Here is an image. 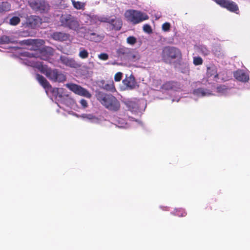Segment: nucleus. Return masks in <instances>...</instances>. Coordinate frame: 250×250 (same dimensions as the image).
I'll return each mask as SVG.
<instances>
[{
	"instance_id": "nucleus-1",
	"label": "nucleus",
	"mask_w": 250,
	"mask_h": 250,
	"mask_svg": "<svg viewBox=\"0 0 250 250\" xmlns=\"http://www.w3.org/2000/svg\"><path fill=\"white\" fill-rule=\"evenodd\" d=\"M21 44L31 45V49L34 52H24L22 53L21 59L23 62L27 65L38 68L42 73H43L51 81L53 82H63L66 80L65 75L61 71L56 69L48 68L42 62L37 61L40 58L43 60H46L53 53V49L50 47H44L41 50L40 48L44 43L42 40L27 39L21 41Z\"/></svg>"
},
{
	"instance_id": "nucleus-2",
	"label": "nucleus",
	"mask_w": 250,
	"mask_h": 250,
	"mask_svg": "<svg viewBox=\"0 0 250 250\" xmlns=\"http://www.w3.org/2000/svg\"><path fill=\"white\" fill-rule=\"evenodd\" d=\"M36 78L41 85L45 89L47 94H48V93L50 92L55 97L56 100L58 101L57 104L60 108H63L60 105V104L69 106L70 104L73 102L71 99L63 93L62 88H53L48 81L43 76L39 74H36Z\"/></svg>"
},
{
	"instance_id": "nucleus-3",
	"label": "nucleus",
	"mask_w": 250,
	"mask_h": 250,
	"mask_svg": "<svg viewBox=\"0 0 250 250\" xmlns=\"http://www.w3.org/2000/svg\"><path fill=\"white\" fill-rule=\"evenodd\" d=\"M97 98L102 104L110 110L116 111L120 107L119 102L111 95L99 92L97 94Z\"/></svg>"
},
{
	"instance_id": "nucleus-4",
	"label": "nucleus",
	"mask_w": 250,
	"mask_h": 250,
	"mask_svg": "<svg viewBox=\"0 0 250 250\" xmlns=\"http://www.w3.org/2000/svg\"><path fill=\"white\" fill-rule=\"evenodd\" d=\"M62 25L79 33L83 27L81 26L76 18L70 14L62 15L60 19Z\"/></svg>"
},
{
	"instance_id": "nucleus-5",
	"label": "nucleus",
	"mask_w": 250,
	"mask_h": 250,
	"mask_svg": "<svg viewBox=\"0 0 250 250\" xmlns=\"http://www.w3.org/2000/svg\"><path fill=\"white\" fill-rule=\"evenodd\" d=\"M125 17L127 21L134 24L146 20L149 18L145 13L132 9L126 11Z\"/></svg>"
},
{
	"instance_id": "nucleus-6",
	"label": "nucleus",
	"mask_w": 250,
	"mask_h": 250,
	"mask_svg": "<svg viewBox=\"0 0 250 250\" xmlns=\"http://www.w3.org/2000/svg\"><path fill=\"white\" fill-rule=\"evenodd\" d=\"M124 103L129 111L136 114L141 113L146 106V102L142 100L126 99Z\"/></svg>"
},
{
	"instance_id": "nucleus-7",
	"label": "nucleus",
	"mask_w": 250,
	"mask_h": 250,
	"mask_svg": "<svg viewBox=\"0 0 250 250\" xmlns=\"http://www.w3.org/2000/svg\"><path fill=\"white\" fill-rule=\"evenodd\" d=\"M162 57L166 62H170L172 59H180L181 53L178 49L174 47H166L163 49Z\"/></svg>"
},
{
	"instance_id": "nucleus-8",
	"label": "nucleus",
	"mask_w": 250,
	"mask_h": 250,
	"mask_svg": "<svg viewBox=\"0 0 250 250\" xmlns=\"http://www.w3.org/2000/svg\"><path fill=\"white\" fill-rule=\"evenodd\" d=\"M176 85V83L173 82H168L165 83L163 85V88L166 90H170L169 93L172 97V102H178L180 99L179 91L174 89V87Z\"/></svg>"
},
{
	"instance_id": "nucleus-9",
	"label": "nucleus",
	"mask_w": 250,
	"mask_h": 250,
	"mask_svg": "<svg viewBox=\"0 0 250 250\" xmlns=\"http://www.w3.org/2000/svg\"><path fill=\"white\" fill-rule=\"evenodd\" d=\"M66 86L70 90L79 95L88 98L91 96V94L86 89L80 85L74 83H67L66 84Z\"/></svg>"
},
{
	"instance_id": "nucleus-10",
	"label": "nucleus",
	"mask_w": 250,
	"mask_h": 250,
	"mask_svg": "<svg viewBox=\"0 0 250 250\" xmlns=\"http://www.w3.org/2000/svg\"><path fill=\"white\" fill-rule=\"evenodd\" d=\"M29 4L32 9L40 12H46L49 9V5L44 0H33Z\"/></svg>"
},
{
	"instance_id": "nucleus-11",
	"label": "nucleus",
	"mask_w": 250,
	"mask_h": 250,
	"mask_svg": "<svg viewBox=\"0 0 250 250\" xmlns=\"http://www.w3.org/2000/svg\"><path fill=\"white\" fill-rule=\"evenodd\" d=\"M75 115L77 117L81 118L86 122L94 124H100L103 120L101 116H97L91 113H84L81 115L75 114Z\"/></svg>"
},
{
	"instance_id": "nucleus-12",
	"label": "nucleus",
	"mask_w": 250,
	"mask_h": 250,
	"mask_svg": "<svg viewBox=\"0 0 250 250\" xmlns=\"http://www.w3.org/2000/svg\"><path fill=\"white\" fill-rule=\"evenodd\" d=\"M216 2L221 6L226 8L228 10L236 14L238 13L239 8L235 2L228 0H216Z\"/></svg>"
},
{
	"instance_id": "nucleus-13",
	"label": "nucleus",
	"mask_w": 250,
	"mask_h": 250,
	"mask_svg": "<svg viewBox=\"0 0 250 250\" xmlns=\"http://www.w3.org/2000/svg\"><path fill=\"white\" fill-rule=\"evenodd\" d=\"M106 20L104 22L109 23L112 26V29L119 30L121 29L123 22L120 18L113 16H105Z\"/></svg>"
},
{
	"instance_id": "nucleus-14",
	"label": "nucleus",
	"mask_w": 250,
	"mask_h": 250,
	"mask_svg": "<svg viewBox=\"0 0 250 250\" xmlns=\"http://www.w3.org/2000/svg\"><path fill=\"white\" fill-rule=\"evenodd\" d=\"M123 115H114L111 118L112 123L116 126L120 128H126L128 127V123L125 122V119L122 118Z\"/></svg>"
},
{
	"instance_id": "nucleus-15",
	"label": "nucleus",
	"mask_w": 250,
	"mask_h": 250,
	"mask_svg": "<svg viewBox=\"0 0 250 250\" xmlns=\"http://www.w3.org/2000/svg\"><path fill=\"white\" fill-rule=\"evenodd\" d=\"M235 78L240 82L246 83L249 80V75L243 70H238L234 72Z\"/></svg>"
},
{
	"instance_id": "nucleus-16",
	"label": "nucleus",
	"mask_w": 250,
	"mask_h": 250,
	"mask_svg": "<svg viewBox=\"0 0 250 250\" xmlns=\"http://www.w3.org/2000/svg\"><path fill=\"white\" fill-rule=\"evenodd\" d=\"M123 83L126 88L129 89H133L136 87L137 83L134 77L132 75L129 76H126V78L123 81Z\"/></svg>"
},
{
	"instance_id": "nucleus-17",
	"label": "nucleus",
	"mask_w": 250,
	"mask_h": 250,
	"mask_svg": "<svg viewBox=\"0 0 250 250\" xmlns=\"http://www.w3.org/2000/svg\"><path fill=\"white\" fill-rule=\"evenodd\" d=\"M60 61L63 64L70 67L76 68L79 66L74 59L66 56H61L60 57Z\"/></svg>"
},
{
	"instance_id": "nucleus-18",
	"label": "nucleus",
	"mask_w": 250,
	"mask_h": 250,
	"mask_svg": "<svg viewBox=\"0 0 250 250\" xmlns=\"http://www.w3.org/2000/svg\"><path fill=\"white\" fill-rule=\"evenodd\" d=\"M130 48L121 47L117 49L116 53L118 58L122 60L126 61L128 54L130 51Z\"/></svg>"
},
{
	"instance_id": "nucleus-19",
	"label": "nucleus",
	"mask_w": 250,
	"mask_h": 250,
	"mask_svg": "<svg viewBox=\"0 0 250 250\" xmlns=\"http://www.w3.org/2000/svg\"><path fill=\"white\" fill-rule=\"evenodd\" d=\"M140 58V55L139 53L135 49L130 48L126 61L135 62L139 60Z\"/></svg>"
},
{
	"instance_id": "nucleus-20",
	"label": "nucleus",
	"mask_w": 250,
	"mask_h": 250,
	"mask_svg": "<svg viewBox=\"0 0 250 250\" xmlns=\"http://www.w3.org/2000/svg\"><path fill=\"white\" fill-rule=\"evenodd\" d=\"M193 94L194 96L198 98L209 96L212 95L211 91L208 89L202 88L195 89L193 91Z\"/></svg>"
},
{
	"instance_id": "nucleus-21",
	"label": "nucleus",
	"mask_w": 250,
	"mask_h": 250,
	"mask_svg": "<svg viewBox=\"0 0 250 250\" xmlns=\"http://www.w3.org/2000/svg\"><path fill=\"white\" fill-rule=\"evenodd\" d=\"M106 20L105 16L90 15V21L88 25L98 24L101 22H104Z\"/></svg>"
},
{
	"instance_id": "nucleus-22",
	"label": "nucleus",
	"mask_w": 250,
	"mask_h": 250,
	"mask_svg": "<svg viewBox=\"0 0 250 250\" xmlns=\"http://www.w3.org/2000/svg\"><path fill=\"white\" fill-rule=\"evenodd\" d=\"M52 38L56 41H64L68 39L69 35L63 32H55L51 35Z\"/></svg>"
},
{
	"instance_id": "nucleus-23",
	"label": "nucleus",
	"mask_w": 250,
	"mask_h": 250,
	"mask_svg": "<svg viewBox=\"0 0 250 250\" xmlns=\"http://www.w3.org/2000/svg\"><path fill=\"white\" fill-rule=\"evenodd\" d=\"M29 24L33 27L39 26L42 23L41 19L38 16H32L29 19Z\"/></svg>"
},
{
	"instance_id": "nucleus-24",
	"label": "nucleus",
	"mask_w": 250,
	"mask_h": 250,
	"mask_svg": "<svg viewBox=\"0 0 250 250\" xmlns=\"http://www.w3.org/2000/svg\"><path fill=\"white\" fill-rule=\"evenodd\" d=\"M216 90L219 95H228L230 93V89L228 88L224 85H221L217 86Z\"/></svg>"
},
{
	"instance_id": "nucleus-25",
	"label": "nucleus",
	"mask_w": 250,
	"mask_h": 250,
	"mask_svg": "<svg viewBox=\"0 0 250 250\" xmlns=\"http://www.w3.org/2000/svg\"><path fill=\"white\" fill-rule=\"evenodd\" d=\"M207 73L209 77H212L214 80L218 77L217 68L215 66L208 67Z\"/></svg>"
},
{
	"instance_id": "nucleus-26",
	"label": "nucleus",
	"mask_w": 250,
	"mask_h": 250,
	"mask_svg": "<svg viewBox=\"0 0 250 250\" xmlns=\"http://www.w3.org/2000/svg\"><path fill=\"white\" fill-rule=\"evenodd\" d=\"M103 88L107 91L114 92L116 91L114 82L111 81L107 82L103 86Z\"/></svg>"
},
{
	"instance_id": "nucleus-27",
	"label": "nucleus",
	"mask_w": 250,
	"mask_h": 250,
	"mask_svg": "<svg viewBox=\"0 0 250 250\" xmlns=\"http://www.w3.org/2000/svg\"><path fill=\"white\" fill-rule=\"evenodd\" d=\"M88 39L91 41L99 42L103 39V36L92 33L89 34Z\"/></svg>"
},
{
	"instance_id": "nucleus-28",
	"label": "nucleus",
	"mask_w": 250,
	"mask_h": 250,
	"mask_svg": "<svg viewBox=\"0 0 250 250\" xmlns=\"http://www.w3.org/2000/svg\"><path fill=\"white\" fill-rule=\"evenodd\" d=\"M78 56L82 59H86L89 56V53L85 48L83 47H80L79 48Z\"/></svg>"
},
{
	"instance_id": "nucleus-29",
	"label": "nucleus",
	"mask_w": 250,
	"mask_h": 250,
	"mask_svg": "<svg viewBox=\"0 0 250 250\" xmlns=\"http://www.w3.org/2000/svg\"><path fill=\"white\" fill-rule=\"evenodd\" d=\"M72 2L73 6L77 9H82L84 6V3L80 1H76L74 0H72Z\"/></svg>"
},
{
	"instance_id": "nucleus-30",
	"label": "nucleus",
	"mask_w": 250,
	"mask_h": 250,
	"mask_svg": "<svg viewBox=\"0 0 250 250\" xmlns=\"http://www.w3.org/2000/svg\"><path fill=\"white\" fill-rule=\"evenodd\" d=\"M137 42V39L134 36H129L126 39V42L130 45L133 46Z\"/></svg>"
},
{
	"instance_id": "nucleus-31",
	"label": "nucleus",
	"mask_w": 250,
	"mask_h": 250,
	"mask_svg": "<svg viewBox=\"0 0 250 250\" xmlns=\"http://www.w3.org/2000/svg\"><path fill=\"white\" fill-rule=\"evenodd\" d=\"M12 42L11 39L6 36H3L0 38V43H6Z\"/></svg>"
},
{
	"instance_id": "nucleus-32",
	"label": "nucleus",
	"mask_w": 250,
	"mask_h": 250,
	"mask_svg": "<svg viewBox=\"0 0 250 250\" xmlns=\"http://www.w3.org/2000/svg\"><path fill=\"white\" fill-rule=\"evenodd\" d=\"M173 214L178 216H185L186 215V212L183 209H176Z\"/></svg>"
},
{
	"instance_id": "nucleus-33",
	"label": "nucleus",
	"mask_w": 250,
	"mask_h": 250,
	"mask_svg": "<svg viewBox=\"0 0 250 250\" xmlns=\"http://www.w3.org/2000/svg\"><path fill=\"white\" fill-rule=\"evenodd\" d=\"M20 21V19L18 17H13L10 20V23L12 25H16Z\"/></svg>"
},
{
	"instance_id": "nucleus-34",
	"label": "nucleus",
	"mask_w": 250,
	"mask_h": 250,
	"mask_svg": "<svg viewBox=\"0 0 250 250\" xmlns=\"http://www.w3.org/2000/svg\"><path fill=\"white\" fill-rule=\"evenodd\" d=\"M171 25L169 22H166L162 26V30L164 32H167L170 30Z\"/></svg>"
},
{
	"instance_id": "nucleus-35",
	"label": "nucleus",
	"mask_w": 250,
	"mask_h": 250,
	"mask_svg": "<svg viewBox=\"0 0 250 250\" xmlns=\"http://www.w3.org/2000/svg\"><path fill=\"white\" fill-rule=\"evenodd\" d=\"M203 62L202 58L200 57H196L193 58V63L195 65H200Z\"/></svg>"
},
{
	"instance_id": "nucleus-36",
	"label": "nucleus",
	"mask_w": 250,
	"mask_h": 250,
	"mask_svg": "<svg viewBox=\"0 0 250 250\" xmlns=\"http://www.w3.org/2000/svg\"><path fill=\"white\" fill-rule=\"evenodd\" d=\"M144 31L147 33H150L152 32V29L150 26L148 24H145L143 26Z\"/></svg>"
},
{
	"instance_id": "nucleus-37",
	"label": "nucleus",
	"mask_w": 250,
	"mask_h": 250,
	"mask_svg": "<svg viewBox=\"0 0 250 250\" xmlns=\"http://www.w3.org/2000/svg\"><path fill=\"white\" fill-rule=\"evenodd\" d=\"M123 73L121 72L117 73L114 76V80L116 82H119L121 80Z\"/></svg>"
},
{
	"instance_id": "nucleus-38",
	"label": "nucleus",
	"mask_w": 250,
	"mask_h": 250,
	"mask_svg": "<svg viewBox=\"0 0 250 250\" xmlns=\"http://www.w3.org/2000/svg\"><path fill=\"white\" fill-rule=\"evenodd\" d=\"M98 58L100 60L106 61L108 59V55L106 53H101L98 55Z\"/></svg>"
},
{
	"instance_id": "nucleus-39",
	"label": "nucleus",
	"mask_w": 250,
	"mask_h": 250,
	"mask_svg": "<svg viewBox=\"0 0 250 250\" xmlns=\"http://www.w3.org/2000/svg\"><path fill=\"white\" fill-rule=\"evenodd\" d=\"M90 19V15H84L82 18L83 20L85 22V23H86L88 25V21H89Z\"/></svg>"
},
{
	"instance_id": "nucleus-40",
	"label": "nucleus",
	"mask_w": 250,
	"mask_h": 250,
	"mask_svg": "<svg viewBox=\"0 0 250 250\" xmlns=\"http://www.w3.org/2000/svg\"><path fill=\"white\" fill-rule=\"evenodd\" d=\"M81 105L83 107L85 108L87 106V101L84 99H82L80 102Z\"/></svg>"
},
{
	"instance_id": "nucleus-41",
	"label": "nucleus",
	"mask_w": 250,
	"mask_h": 250,
	"mask_svg": "<svg viewBox=\"0 0 250 250\" xmlns=\"http://www.w3.org/2000/svg\"><path fill=\"white\" fill-rule=\"evenodd\" d=\"M133 118H129V121H132L133 124L132 125H135V124H138V125H141V122L138 120H133Z\"/></svg>"
},
{
	"instance_id": "nucleus-42",
	"label": "nucleus",
	"mask_w": 250,
	"mask_h": 250,
	"mask_svg": "<svg viewBox=\"0 0 250 250\" xmlns=\"http://www.w3.org/2000/svg\"><path fill=\"white\" fill-rule=\"evenodd\" d=\"M155 18H156V19H157V20H158V19H160V18L162 17V15H161V13L157 12V13L155 15Z\"/></svg>"
},
{
	"instance_id": "nucleus-43",
	"label": "nucleus",
	"mask_w": 250,
	"mask_h": 250,
	"mask_svg": "<svg viewBox=\"0 0 250 250\" xmlns=\"http://www.w3.org/2000/svg\"><path fill=\"white\" fill-rule=\"evenodd\" d=\"M203 53L205 55H208L209 53V51L208 50H207L206 47H205L204 48V50H203Z\"/></svg>"
},
{
	"instance_id": "nucleus-44",
	"label": "nucleus",
	"mask_w": 250,
	"mask_h": 250,
	"mask_svg": "<svg viewBox=\"0 0 250 250\" xmlns=\"http://www.w3.org/2000/svg\"><path fill=\"white\" fill-rule=\"evenodd\" d=\"M124 117H124V118H125V122H127V123H128V125L129 123L128 122H126V117H125V115H124Z\"/></svg>"
},
{
	"instance_id": "nucleus-45",
	"label": "nucleus",
	"mask_w": 250,
	"mask_h": 250,
	"mask_svg": "<svg viewBox=\"0 0 250 250\" xmlns=\"http://www.w3.org/2000/svg\"><path fill=\"white\" fill-rule=\"evenodd\" d=\"M3 5H8L7 3H3Z\"/></svg>"
}]
</instances>
